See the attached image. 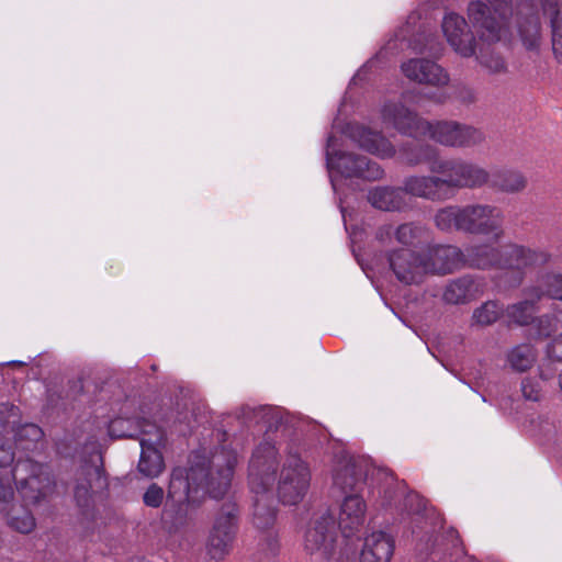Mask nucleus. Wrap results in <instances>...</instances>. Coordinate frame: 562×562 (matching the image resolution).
Instances as JSON below:
<instances>
[{"label": "nucleus", "instance_id": "36", "mask_svg": "<svg viewBox=\"0 0 562 562\" xmlns=\"http://www.w3.org/2000/svg\"><path fill=\"white\" fill-rule=\"evenodd\" d=\"M429 237V231L419 224L405 223L396 227L395 239L398 244L405 246H417L426 241Z\"/></svg>", "mask_w": 562, "mask_h": 562}, {"label": "nucleus", "instance_id": "35", "mask_svg": "<svg viewBox=\"0 0 562 562\" xmlns=\"http://www.w3.org/2000/svg\"><path fill=\"white\" fill-rule=\"evenodd\" d=\"M493 186L505 193H519L527 187V178L519 171L504 170L495 176Z\"/></svg>", "mask_w": 562, "mask_h": 562}, {"label": "nucleus", "instance_id": "6", "mask_svg": "<svg viewBox=\"0 0 562 562\" xmlns=\"http://www.w3.org/2000/svg\"><path fill=\"white\" fill-rule=\"evenodd\" d=\"M333 146L334 137L329 136L326 148V164L335 191L337 190V178L334 172L345 178L358 177L370 181L383 177L384 171L376 162L352 153H333Z\"/></svg>", "mask_w": 562, "mask_h": 562}, {"label": "nucleus", "instance_id": "8", "mask_svg": "<svg viewBox=\"0 0 562 562\" xmlns=\"http://www.w3.org/2000/svg\"><path fill=\"white\" fill-rule=\"evenodd\" d=\"M237 532V507L225 503L214 518L210 530L206 550L214 560H223L232 550Z\"/></svg>", "mask_w": 562, "mask_h": 562}, {"label": "nucleus", "instance_id": "40", "mask_svg": "<svg viewBox=\"0 0 562 562\" xmlns=\"http://www.w3.org/2000/svg\"><path fill=\"white\" fill-rule=\"evenodd\" d=\"M519 34L526 48L533 49L540 42V22L537 16H529L519 23Z\"/></svg>", "mask_w": 562, "mask_h": 562}, {"label": "nucleus", "instance_id": "31", "mask_svg": "<svg viewBox=\"0 0 562 562\" xmlns=\"http://www.w3.org/2000/svg\"><path fill=\"white\" fill-rule=\"evenodd\" d=\"M538 302L535 297L525 295L522 301L508 305L504 310V316L512 324L518 326L529 325L533 321Z\"/></svg>", "mask_w": 562, "mask_h": 562}, {"label": "nucleus", "instance_id": "43", "mask_svg": "<svg viewBox=\"0 0 562 562\" xmlns=\"http://www.w3.org/2000/svg\"><path fill=\"white\" fill-rule=\"evenodd\" d=\"M453 97L461 104L469 106L477 102L479 92L470 85L459 83L454 86Z\"/></svg>", "mask_w": 562, "mask_h": 562}, {"label": "nucleus", "instance_id": "28", "mask_svg": "<svg viewBox=\"0 0 562 562\" xmlns=\"http://www.w3.org/2000/svg\"><path fill=\"white\" fill-rule=\"evenodd\" d=\"M524 295L540 301L551 299L553 303L562 301V273L546 272L538 278L537 284L524 290Z\"/></svg>", "mask_w": 562, "mask_h": 562}, {"label": "nucleus", "instance_id": "12", "mask_svg": "<svg viewBox=\"0 0 562 562\" xmlns=\"http://www.w3.org/2000/svg\"><path fill=\"white\" fill-rule=\"evenodd\" d=\"M504 212L492 204H469L464 206L463 232L492 236L495 240L503 237Z\"/></svg>", "mask_w": 562, "mask_h": 562}, {"label": "nucleus", "instance_id": "49", "mask_svg": "<svg viewBox=\"0 0 562 562\" xmlns=\"http://www.w3.org/2000/svg\"><path fill=\"white\" fill-rule=\"evenodd\" d=\"M559 384H560V389L562 391V373L560 374Z\"/></svg>", "mask_w": 562, "mask_h": 562}, {"label": "nucleus", "instance_id": "33", "mask_svg": "<svg viewBox=\"0 0 562 562\" xmlns=\"http://www.w3.org/2000/svg\"><path fill=\"white\" fill-rule=\"evenodd\" d=\"M536 334L540 338L550 337L562 329V300L552 303L551 312L537 318L535 324Z\"/></svg>", "mask_w": 562, "mask_h": 562}, {"label": "nucleus", "instance_id": "44", "mask_svg": "<svg viewBox=\"0 0 562 562\" xmlns=\"http://www.w3.org/2000/svg\"><path fill=\"white\" fill-rule=\"evenodd\" d=\"M143 501L148 507H159L164 501V490L156 483L150 484L143 496Z\"/></svg>", "mask_w": 562, "mask_h": 562}, {"label": "nucleus", "instance_id": "39", "mask_svg": "<svg viewBox=\"0 0 562 562\" xmlns=\"http://www.w3.org/2000/svg\"><path fill=\"white\" fill-rule=\"evenodd\" d=\"M19 422V408L9 403H0V436L5 440H10V432L15 430Z\"/></svg>", "mask_w": 562, "mask_h": 562}, {"label": "nucleus", "instance_id": "7", "mask_svg": "<svg viewBox=\"0 0 562 562\" xmlns=\"http://www.w3.org/2000/svg\"><path fill=\"white\" fill-rule=\"evenodd\" d=\"M311 482L308 464L296 453L289 451L282 463L278 495L283 504L295 505L307 493Z\"/></svg>", "mask_w": 562, "mask_h": 562}, {"label": "nucleus", "instance_id": "32", "mask_svg": "<svg viewBox=\"0 0 562 562\" xmlns=\"http://www.w3.org/2000/svg\"><path fill=\"white\" fill-rule=\"evenodd\" d=\"M464 206L449 205L437 211L435 225L442 232H463Z\"/></svg>", "mask_w": 562, "mask_h": 562}, {"label": "nucleus", "instance_id": "14", "mask_svg": "<svg viewBox=\"0 0 562 562\" xmlns=\"http://www.w3.org/2000/svg\"><path fill=\"white\" fill-rule=\"evenodd\" d=\"M382 122L400 133L419 137L429 128L428 121L419 117L400 101L385 102L381 109Z\"/></svg>", "mask_w": 562, "mask_h": 562}, {"label": "nucleus", "instance_id": "9", "mask_svg": "<svg viewBox=\"0 0 562 562\" xmlns=\"http://www.w3.org/2000/svg\"><path fill=\"white\" fill-rule=\"evenodd\" d=\"M279 465L278 450L272 439L265 438L254 450L248 468L250 491L272 488Z\"/></svg>", "mask_w": 562, "mask_h": 562}, {"label": "nucleus", "instance_id": "4", "mask_svg": "<svg viewBox=\"0 0 562 562\" xmlns=\"http://www.w3.org/2000/svg\"><path fill=\"white\" fill-rule=\"evenodd\" d=\"M126 420L119 418L110 424L109 431L116 437H138L142 448L138 471L147 477H157L165 469L159 447L164 445L165 434L155 424L143 422L139 434L126 432L122 426Z\"/></svg>", "mask_w": 562, "mask_h": 562}, {"label": "nucleus", "instance_id": "26", "mask_svg": "<svg viewBox=\"0 0 562 562\" xmlns=\"http://www.w3.org/2000/svg\"><path fill=\"white\" fill-rule=\"evenodd\" d=\"M351 138L364 150L382 158L392 157L395 153L393 145L382 134L364 126H352Z\"/></svg>", "mask_w": 562, "mask_h": 562}, {"label": "nucleus", "instance_id": "47", "mask_svg": "<svg viewBox=\"0 0 562 562\" xmlns=\"http://www.w3.org/2000/svg\"><path fill=\"white\" fill-rule=\"evenodd\" d=\"M547 353L549 358L562 361V333L548 345Z\"/></svg>", "mask_w": 562, "mask_h": 562}, {"label": "nucleus", "instance_id": "13", "mask_svg": "<svg viewBox=\"0 0 562 562\" xmlns=\"http://www.w3.org/2000/svg\"><path fill=\"white\" fill-rule=\"evenodd\" d=\"M387 261L395 278L404 284H420L427 277L423 252L394 249L389 252Z\"/></svg>", "mask_w": 562, "mask_h": 562}, {"label": "nucleus", "instance_id": "41", "mask_svg": "<svg viewBox=\"0 0 562 562\" xmlns=\"http://www.w3.org/2000/svg\"><path fill=\"white\" fill-rule=\"evenodd\" d=\"M552 48L559 61H562V4H557L551 13Z\"/></svg>", "mask_w": 562, "mask_h": 562}, {"label": "nucleus", "instance_id": "45", "mask_svg": "<svg viewBox=\"0 0 562 562\" xmlns=\"http://www.w3.org/2000/svg\"><path fill=\"white\" fill-rule=\"evenodd\" d=\"M521 392L526 400L537 402L540 400V387L536 380L524 379L521 382Z\"/></svg>", "mask_w": 562, "mask_h": 562}, {"label": "nucleus", "instance_id": "27", "mask_svg": "<svg viewBox=\"0 0 562 562\" xmlns=\"http://www.w3.org/2000/svg\"><path fill=\"white\" fill-rule=\"evenodd\" d=\"M367 198L374 209L386 212L401 211L407 204L402 188L374 187L369 190Z\"/></svg>", "mask_w": 562, "mask_h": 562}, {"label": "nucleus", "instance_id": "10", "mask_svg": "<svg viewBox=\"0 0 562 562\" xmlns=\"http://www.w3.org/2000/svg\"><path fill=\"white\" fill-rule=\"evenodd\" d=\"M428 126L423 136H428L445 146L465 148L477 146L485 140V135L480 128L456 121L428 122Z\"/></svg>", "mask_w": 562, "mask_h": 562}, {"label": "nucleus", "instance_id": "38", "mask_svg": "<svg viewBox=\"0 0 562 562\" xmlns=\"http://www.w3.org/2000/svg\"><path fill=\"white\" fill-rule=\"evenodd\" d=\"M502 314L504 315V308L496 301H487L473 311L472 321L475 325L488 326L495 323Z\"/></svg>", "mask_w": 562, "mask_h": 562}, {"label": "nucleus", "instance_id": "22", "mask_svg": "<svg viewBox=\"0 0 562 562\" xmlns=\"http://www.w3.org/2000/svg\"><path fill=\"white\" fill-rule=\"evenodd\" d=\"M403 192L415 198L429 201H443L449 198L447 190L442 186L439 175L432 176H409L403 181Z\"/></svg>", "mask_w": 562, "mask_h": 562}, {"label": "nucleus", "instance_id": "37", "mask_svg": "<svg viewBox=\"0 0 562 562\" xmlns=\"http://www.w3.org/2000/svg\"><path fill=\"white\" fill-rule=\"evenodd\" d=\"M474 56L477 64L488 76H503L508 72V66L504 57L494 50L480 49Z\"/></svg>", "mask_w": 562, "mask_h": 562}, {"label": "nucleus", "instance_id": "23", "mask_svg": "<svg viewBox=\"0 0 562 562\" xmlns=\"http://www.w3.org/2000/svg\"><path fill=\"white\" fill-rule=\"evenodd\" d=\"M367 504L358 493L346 495L338 517V525L345 537H350L364 524Z\"/></svg>", "mask_w": 562, "mask_h": 562}, {"label": "nucleus", "instance_id": "34", "mask_svg": "<svg viewBox=\"0 0 562 562\" xmlns=\"http://www.w3.org/2000/svg\"><path fill=\"white\" fill-rule=\"evenodd\" d=\"M537 359L535 348L529 344H520L514 347L507 355V361L515 371L524 372L529 370Z\"/></svg>", "mask_w": 562, "mask_h": 562}, {"label": "nucleus", "instance_id": "46", "mask_svg": "<svg viewBox=\"0 0 562 562\" xmlns=\"http://www.w3.org/2000/svg\"><path fill=\"white\" fill-rule=\"evenodd\" d=\"M14 498V491L8 483L0 480V513L4 512Z\"/></svg>", "mask_w": 562, "mask_h": 562}, {"label": "nucleus", "instance_id": "19", "mask_svg": "<svg viewBox=\"0 0 562 562\" xmlns=\"http://www.w3.org/2000/svg\"><path fill=\"white\" fill-rule=\"evenodd\" d=\"M403 75L413 82L432 87H445L449 74L437 63L427 58H411L401 65Z\"/></svg>", "mask_w": 562, "mask_h": 562}, {"label": "nucleus", "instance_id": "3", "mask_svg": "<svg viewBox=\"0 0 562 562\" xmlns=\"http://www.w3.org/2000/svg\"><path fill=\"white\" fill-rule=\"evenodd\" d=\"M12 477L23 503L40 506L55 491V481L46 464L32 459H19L12 469Z\"/></svg>", "mask_w": 562, "mask_h": 562}, {"label": "nucleus", "instance_id": "42", "mask_svg": "<svg viewBox=\"0 0 562 562\" xmlns=\"http://www.w3.org/2000/svg\"><path fill=\"white\" fill-rule=\"evenodd\" d=\"M43 436L42 429L35 424H24L20 425V423L15 426V430L10 432V440L14 439L18 442L31 441L36 442Z\"/></svg>", "mask_w": 562, "mask_h": 562}, {"label": "nucleus", "instance_id": "30", "mask_svg": "<svg viewBox=\"0 0 562 562\" xmlns=\"http://www.w3.org/2000/svg\"><path fill=\"white\" fill-rule=\"evenodd\" d=\"M30 505L25 503L12 504L2 512L5 517V521L10 528L20 533H31L36 527V520L32 512L27 508Z\"/></svg>", "mask_w": 562, "mask_h": 562}, {"label": "nucleus", "instance_id": "18", "mask_svg": "<svg viewBox=\"0 0 562 562\" xmlns=\"http://www.w3.org/2000/svg\"><path fill=\"white\" fill-rule=\"evenodd\" d=\"M367 463L363 460L344 454L335 461L333 485L341 493L349 495L357 492L367 477Z\"/></svg>", "mask_w": 562, "mask_h": 562}, {"label": "nucleus", "instance_id": "20", "mask_svg": "<svg viewBox=\"0 0 562 562\" xmlns=\"http://www.w3.org/2000/svg\"><path fill=\"white\" fill-rule=\"evenodd\" d=\"M108 486V480L102 468L98 465L83 467L76 476L74 499L78 507L88 508L93 495Z\"/></svg>", "mask_w": 562, "mask_h": 562}, {"label": "nucleus", "instance_id": "5", "mask_svg": "<svg viewBox=\"0 0 562 562\" xmlns=\"http://www.w3.org/2000/svg\"><path fill=\"white\" fill-rule=\"evenodd\" d=\"M488 2L493 11L480 0L472 1L468 7V16L482 41L496 43L508 33L510 0H488Z\"/></svg>", "mask_w": 562, "mask_h": 562}, {"label": "nucleus", "instance_id": "17", "mask_svg": "<svg viewBox=\"0 0 562 562\" xmlns=\"http://www.w3.org/2000/svg\"><path fill=\"white\" fill-rule=\"evenodd\" d=\"M423 257L427 276H445L463 267V251L453 245H429Z\"/></svg>", "mask_w": 562, "mask_h": 562}, {"label": "nucleus", "instance_id": "11", "mask_svg": "<svg viewBox=\"0 0 562 562\" xmlns=\"http://www.w3.org/2000/svg\"><path fill=\"white\" fill-rule=\"evenodd\" d=\"M336 524L334 517L323 513L316 517L305 532L304 548L317 561H327L336 550Z\"/></svg>", "mask_w": 562, "mask_h": 562}, {"label": "nucleus", "instance_id": "15", "mask_svg": "<svg viewBox=\"0 0 562 562\" xmlns=\"http://www.w3.org/2000/svg\"><path fill=\"white\" fill-rule=\"evenodd\" d=\"M549 252L522 245H507L503 247L502 270H510L517 273L518 283L521 282L525 271L530 268L549 263Z\"/></svg>", "mask_w": 562, "mask_h": 562}, {"label": "nucleus", "instance_id": "16", "mask_svg": "<svg viewBox=\"0 0 562 562\" xmlns=\"http://www.w3.org/2000/svg\"><path fill=\"white\" fill-rule=\"evenodd\" d=\"M443 35L453 49L462 58L474 57L476 40L463 16L448 12L441 23Z\"/></svg>", "mask_w": 562, "mask_h": 562}, {"label": "nucleus", "instance_id": "25", "mask_svg": "<svg viewBox=\"0 0 562 562\" xmlns=\"http://www.w3.org/2000/svg\"><path fill=\"white\" fill-rule=\"evenodd\" d=\"M394 551V540L383 531H373L364 538L360 562H390Z\"/></svg>", "mask_w": 562, "mask_h": 562}, {"label": "nucleus", "instance_id": "24", "mask_svg": "<svg viewBox=\"0 0 562 562\" xmlns=\"http://www.w3.org/2000/svg\"><path fill=\"white\" fill-rule=\"evenodd\" d=\"M463 266L475 269L496 268L502 270L503 247L497 248L488 244H474L464 248Z\"/></svg>", "mask_w": 562, "mask_h": 562}, {"label": "nucleus", "instance_id": "21", "mask_svg": "<svg viewBox=\"0 0 562 562\" xmlns=\"http://www.w3.org/2000/svg\"><path fill=\"white\" fill-rule=\"evenodd\" d=\"M485 290V281L481 277L464 274L450 280L442 292V300L448 304H468L480 297Z\"/></svg>", "mask_w": 562, "mask_h": 562}, {"label": "nucleus", "instance_id": "48", "mask_svg": "<svg viewBox=\"0 0 562 562\" xmlns=\"http://www.w3.org/2000/svg\"><path fill=\"white\" fill-rule=\"evenodd\" d=\"M375 237L379 241L389 244L395 237V229L390 224L382 225L376 229Z\"/></svg>", "mask_w": 562, "mask_h": 562}, {"label": "nucleus", "instance_id": "50", "mask_svg": "<svg viewBox=\"0 0 562 562\" xmlns=\"http://www.w3.org/2000/svg\"><path fill=\"white\" fill-rule=\"evenodd\" d=\"M243 415L246 416V408H241Z\"/></svg>", "mask_w": 562, "mask_h": 562}, {"label": "nucleus", "instance_id": "29", "mask_svg": "<svg viewBox=\"0 0 562 562\" xmlns=\"http://www.w3.org/2000/svg\"><path fill=\"white\" fill-rule=\"evenodd\" d=\"M272 488H265L262 492L251 491L254 494L252 522L258 529H268L276 521L274 499Z\"/></svg>", "mask_w": 562, "mask_h": 562}, {"label": "nucleus", "instance_id": "1", "mask_svg": "<svg viewBox=\"0 0 562 562\" xmlns=\"http://www.w3.org/2000/svg\"><path fill=\"white\" fill-rule=\"evenodd\" d=\"M237 463L234 451L222 449L216 451L210 461L193 462L189 470L177 468L172 471L165 517H171L177 505L194 501L193 493L200 490L214 498L222 497L228 490Z\"/></svg>", "mask_w": 562, "mask_h": 562}, {"label": "nucleus", "instance_id": "2", "mask_svg": "<svg viewBox=\"0 0 562 562\" xmlns=\"http://www.w3.org/2000/svg\"><path fill=\"white\" fill-rule=\"evenodd\" d=\"M403 157L412 166L429 164V171L440 176L445 190L481 188L490 179L487 170L477 164L462 158H439L437 150L429 145L406 150Z\"/></svg>", "mask_w": 562, "mask_h": 562}]
</instances>
